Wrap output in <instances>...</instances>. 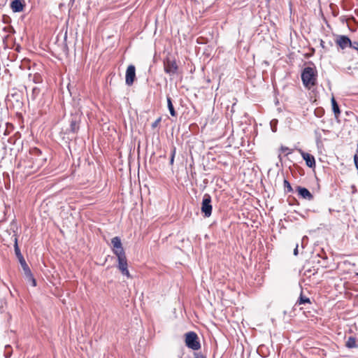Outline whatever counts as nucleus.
Instances as JSON below:
<instances>
[{
	"label": "nucleus",
	"mask_w": 358,
	"mask_h": 358,
	"mask_svg": "<svg viewBox=\"0 0 358 358\" xmlns=\"http://www.w3.org/2000/svg\"><path fill=\"white\" fill-rule=\"evenodd\" d=\"M194 357L195 358H206V356H204L203 355H202L200 352H195Z\"/></svg>",
	"instance_id": "obj_29"
},
{
	"label": "nucleus",
	"mask_w": 358,
	"mask_h": 358,
	"mask_svg": "<svg viewBox=\"0 0 358 358\" xmlns=\"http://www.w3.org/2000/svg\"><path fill=\"white\" fill-rule=\"evenodd\" d=\"M294 255L296 256L298 255V245H296L295 249L294 250Z\"/></svg>",
	"instance_id": "obj_32"
},
{
	"label": "nucleus",
	"mask_w": 358,
	"mask_h": 358,
	"mask_svg": "<svg viewBox=\"0 0 358 358\" xmlns=\"http://www.w3.org/2000/svg\"><path fill=\"white\" fill-rule=\"evenodd\" d=\"M185 345L187 348L198 350L201 348V344L198 335L194 331H189L185 334Z\"/></svg>",
	"instance_id": "obj_5"
},
{
	"label": "nucleus",
	"mask_w": 358,
	"mask_h": 358,
	"mask_svg": "<svg viewBox=\"0 0 358 358\" xmlns=\"http://www.w3.org/2000/svg\"><path fill=\"white\" fill-rule=\"evenodd\" d=\"M212 210L211 196L209 194L206 193L203 196L201 211L205 217H209L212 214Z\"/></svg>",
	"instance_id": "obj_6"
},
{
	"label": "nucleus",
	"mask_w": 358,
	"mask_h": 358,
	"mask_svg": "<svg viewBox=\"0 0 358 358\" xmlns=\"http://www.w3.org/2000/svg\"><path fill=\"white\" fill-rule=\"evenodd\" d=\"M136 79V67L133 64H130L127 70L125 75V83L128 86H131Z\"/></svg>",
	"instance_id": "obj_8"
},
{
	"label": "nucleus",
	"mask_w": 358,
	"mask_h": 358,
	"mask_svg": "<svg viewBox=\"0 0 358 358\" xmlns=\"http://www.w3.org/2000/svg\"><path fill=\"white\" fill-rule=\"evenodd\" d=\"M345 347L352 349V348H357V338L355 336H349L345 342Z\"/></svg>",
	"instance_id": "obj_14"
},
{
	"label": "nucleus",
	"mask_w": 358,
	"mask_h": 358,
	"mask_svg": "<svg viewBox=\"0 0 358 358\" xmlns=\"http://www.w3.org/2000/svg\"><path fill=\"white\" fill-rule=\"evenodd\" d=\"M352 68L350 66L348 67L346 69H345V72L348 73H351L350 71H351Z\"/></svg>",
	"instance_id": "obj_33"
},
{
	"label": "nucleus",
	"mask_w": 358,
	"mask_h": 358,
	"mask_svg": "<svg viewBox=\"0 0 358 358\" xmlns=\"http://www.w3.org/2000/svg\"><path fill=\"white\" fill-rule=\"evenodd\" d=\"M317 72L315 68L307 66L303 69L301 73V80L303 85L310 89L317 84Z\"/></svg>",
	"instance_id": "obj_2"
},
{
	"label": "nucleus",
	"mask_w": 358,
	"mask_h": 358,
	"mask_svg": "<svg viewBox=\"0 0 358 358\" xmlns=\"http://www.w3.org/2000/svg\"><path fill=\"white\" fill-rule=\"evenodd\" d=\"M357 275H358V273H357Z\"/></svg>",
	"instance_id": "obj_36"
},
{
	"label": "nucleus",
	"mask_w": 358,
	"mask_h": 358,
	"mask_svg": "<svg viewBox=\"0 0 358 358\" xmlns=\"http://www.w3.org/2000/svg\"><path fill=\"white\" fill-rule=\"evenodd\" d=\"M354 163L356 169L358 171V155L357 154L354 155Z\"/></svg>",
	"instance_id": "obj_27"
},
{
	"label": "nucleus",
	"mask_w": 358,
	"mask_h": 358,
	"mask_svg": "<svg viewBox=\"0 0 358 358\" xmlns=\"http://www.w3.org/2000/svg\"><path fill=\"white\" fill-rule=\"evenodd\" d=\"M10 6L14 13H20L24 10L25 4L23 0H13Z\"/></svg>",
	"instance_id": "obj_13"
},
{
	"label": "nucleus",
	"mask_w": 358,
	"mask_h": 358,
	"mask_svg": "<svg viewBox=\"0 0 358 358\" xmlns=\"http://www.w3.org/2000/svg\"><path fill=\"white\" fill-rule=\"evenodd\" d=\"M12 355V348L10 345H7L5 346V357L6 358H10Z\"/></svg>",
	"instance_id": "obj_23"
},
{
	"label": "nucleus",
	"mask_w": 358,
	"mask_h": 358,
	"mask_svg": "<svg viewBox=\"0 0 358 358\" xmlns=\"http://www.w3.org/2000/svg\"><path fill=\"white\" fill-rule=\"evenodd\" d=\"M161 121H162V117H159L155 122H153L152 123V125H151L152 128L155 129V128L157 127Z\"/></svg>",
	"instance_id": "obj_26"
},
{
	"label": "nucleus",
	"mask_w": 358,
	"mask_h": 358,
	"mask_svg": "<svg viewBox=\"0 0 358 358\" xmlns=\"http://www.w3.org/2000/svg\"><path fill=\"white\" fill-rule=\"evenodd\" d=\"M41 154V151L37 148H33L30 152L31 156L40 157Z\"/></svg>",
	"instance_id": "obj_25"
},
{
	"label": "nucleus",
	"mask_w": 358,
	"mask_h": 358,
	"mask_svg": "<svg viewBox=\"0 0 358 358\" xmlns=\"http://www.w3.org/2000/svg\"><path fill=\"white\" fill-rule=\"evenodd\" d=\"M331 103L332 110L334 113L335 117L338 118L341 114V110L339 108V106L334 96L331 99Z\"/></svg>",
	"instance_id": "obj_16"
},
{
	"label": "nucleus",
	"mask_w": 358,
	"mask_h": 358,
	"mask_svg": "<svg viewBox=\"0 0 358 358\" xmlns=\"http://www.w3.org/2000/svg\"><path fill=\"white\" fill-rule=\"evenodd\" d=\"M283 185L285 193H289L293 192V188L292 187L291 184L287 179L284 180Z\"/></svg>",
	"instance_id": "obj_21"
},
{
	"label": "nucleus",
	"mask_w": 358,
	"mask_h": 358,
	"mask_svg": "<svg viewBox=\"0 0 358 358\" xmlns=\"http://www.w3.org/2000/svg\"><path fill=\"white\" fill-rule=\"evenodd\" d=\"M280 150H281V151H282V152H287V151H289V152L286 154V155H289V154H290V153H291V152L289 151V149L287 147H285V146H281Z\"/></svg>",
	"instance_id": "obj_28"
},
{
	"label": "nucleus",
	"mask_w": 358,
	"mask_h": 358,
	"mask_svg": "<svg viewBox=\"0 0 358 358\" xmlns=\"http://www.w3.org/2000/svg\"><path fill=\"white\" fill-rule=\"evenodd\" d=\"M111 244L113 246V252L115 255H121L125 252L122 247L121 239L119 236H115L111 239Z\"/></svg>",
	"instance_id": "obj_9"
},
{
	"label": "nucleus",
	"mask_w": 358,
	"mask_h": 358,
	"mask_svg": "<svg viewBox=\"0 0 358 358\" xmlns=\"http://www.w3.org/2000/svg\"><path fill=\"white\" fill-rule=\"evenodd\" d=\"M13 237L14 238L13 241L15 254L22 268L25 279L27 281V282L30 283L33 287H36V280L34 278L29 265L27 264L23 255L21 253L17 242V234L15 231Z\"/></svg>",
	"instance_id": "obj_1"
},
{
	"label": "nucleus",
	"mask_w": 358,
	"mask_h": 358,
	"mask_svg": "<svg viewBox=\"0 0 358 358\" xmlns=\"http://www.w3.org/2000/svg\"><path fill=\"white\" fill-rule=\"evenodd\" d=\"M336 43L343 50L347 47L351 48L353 43L350 38L345 35L338 36L336 38Z\"/></svg>",
	"instance_id": "obj_11"
},
{
	"label": "nucleus",
	"mask_w": 358,
	"mask_h": 358,
	"mask_svg": "<svg viewBox=\"0 0 358 358\" xmlns=\"http://www.w3.org/2000/svg\"><path fill=\"white\" fill-rule=\"evenodd\" d=\"M29 78L34 83H41L43 81L42 76L39 73H35L33 76L29 74Z\"/></svg>",
	"instance_id": "obj_20"
},
{
	"label": "nucleus",
	"mask_w": 358,
	"mask_h": 358,
	"mask_svg": "<svg viewBox=\"0 0 358 358\" xmlns=\"http://www.w3.org/2000/svg\"><path fill=\"white\" fill-rule=\"evenodd\" d=\"M307 303L312 304V302H311L310 298H308L303 294V291L301 290L300 296L296 302V305H305Z\"/></svg>",
	"instance_id": "obj_15"
},
{
	"label": "nucleus",
	"mask_w": 358,
	"mask_h": 358,
	"mask_svg": "<svg viewBox=\"0 0 358 358\" xmlns=\"http://www.w3.org/2000/svg\"><path fill=\"white\" fill-rule=\"evenodd\" d=\"M176 152V148L175 146H173L171 150V157H170V164L173 165L174 162V158Z\"/></svg>",
	"instance_id": "obj_22"
},
{
	"label": "nucleus",
	"mask_w": 358,
	"mask_h": 358,
	"mask_svg": "<svg viewBox=\"0 0 358 358\" xmlns=\"http://www.w3.org/2000/svg\"><path fill=\"white\" fill-rule=\"evenodd\" d=\"M163 64L164 70L166 74H169L170 76L178 75L179 67L174 58L167 57L164 59Z\"/></svg>",
	"instance_id": "obj_4"
},
{
	"label": "nucleus",
	"mask_w": 358,
	"mask_h": 358,
	"mask_svg": "<svg viewBox=\"0 0 358 358\" xmlns=\"http://www.w3.org/2000/svg\"><path fill=\"white\" fill-rule=\"evenodd\" d=\"M3 22L4 23H8L7 19H4Z\"/></svg>",
	"instance_id": "obj_34"
},
{
	"label": "nucleus",
	"mask_w": 358,
	"mask_h": 358,
	"mask_svg": "<svg viewBox=\"0 0 358 358\" xmlns=\"http://www.w3.org/2000/svg\"><path fill=\"white\" fill-rule=\"evenodd\" d=\"M118 261V268L120 270L122 275H126L127 278H130L129 271L128 270L127 259L126 257L125 252H122L121 255H116Z\"/></svg>",
	"instance_id": "obj_7"
},
{
	"label": "nucleus",
	"mask_w": 358,
	"mask_h": 358,
	"mask_svg": "<svg viewBox=\"0 0 358 358\" xmlns=\"http://www.w3.org/2000/svg\"><path fill=\"white\" fill-rule=\"evenodd\" d=\"M296 191L298 195L306 200L312 201L314 199L313 194L306 187L301 186H296Z\"/></svg>",
	"instance_id": "obj_10"
},
{
	"label": "nucleus",
	"mask_w": 358,
	"mask_h": 358,
	"mask_svg": "<svg viewBox=\"0 0 358 358\" xmlns=\"http://www.w3.org/2000/svg\"><path fill=\"white\" fill-rule=\"evenodd\" d=\"M3 22L4 23H8L7 19H4Z\"/></svg>",
	"instance_id": "obj_35"
},
{
	"label": "nucleus",
	"mask_w": 358,
	"mask_h": 358,
	"mask_svg": "<svg viewBox=\"0 0 358 358\" xmlns=\"http://www.w3.org/2000/svg\"><path fill=\"white\" fill-rule=\"evenodd\" d=\"M278 120L273 119L270 122L271 128L273 132L277 131Z\"/></svg>",
	"instance_id": "obj_24"
},
{
	"label": "nucleus",
	"mask_w": 358,
	"mask_h": 358,
	"mask_svg": "<svg viewBox=\"0 0 358 358\" xmlns=\"http://www.w3.org/2000/svg\"><path fill=\"white\" fill-rule=\"evenodd\" d=\"M302 158L306 162V164L309 168H315V159L313 155L304 152L301 149L299 150Z\"/></svg>",
	"instance_id": "obj_12"
},
{
	"label": "nucleus",
	"mask_w": 358,
	"mask_h": 358,
	"mask_svg": "<svg viewBox=\"0 0 358 358\" xmlns=\"http://www.w3.org/2000/svg\"><path fill=\"white\" fill-rule=\"evenodd\" d=\"M82 113L75 109L73 112L71 113L70 117L69 119V128L66 129V134H77L80 129V124L82 120Z\"/></svg>",
	"instance_id": "obj_3"
},
{
	"label": "nucleus",
	"mask_w": 358,
	"mask_h": 358,
	"mask_svg": "<svg viewBox=\"0 0 358 358\" xmlns=\"http://www.w3.org/2000/svg\"><path fill=\"white\" fill-rule=\"evenodd\" d=\"M320 45L323 49H326V47L324 46V41L323 40H320Z\"/></svg>",
	"instance_id": "obj_31"
},
{
	"label": "nucleus",
	"mask_w": 358,
	"mask_h": 358,
	"mask_svg": "<svg viewBox=\"0 0 358 358\" xmlns=\"http://www.w3.org/2000/svg\"><path fill=\"white\" fill-rule=\"evenodd\" d=\"M31 159L33 161V164L31 165V168L35 170L38 169L43 165V162L45 161V159L44 158H36L34 159L33 157H31Z\"/></svg>",
	"instance_id": "obj_18"
},
{
	"label": "nucleus",
	"mask_w": 358,
	"mask_h": 358,
	"mask_svg": "<svg viewBox=\"0 0 358 358\" xmlns=\"http://www.w3.org/2000/svg\"><path fill=\"white\" fill-rule=\"evenodd\" d=\"M41 90L38 87H34L31 90V99L32 101H35L40 95Z\"/></svg>",
	"instance_id": "obj_19"
},
{
	"label": "nucleus",
	"mask_w": 358,
	"mask_h": 358,
	"mask_svg": "<svg viewBox=\"0 0 358 358\" xmlns=\"http://www.w3.org/2000/svg\"><path fill=\"white\" fill-rule=\"evenodd\" d=\"M351 48L358 51V42L354 41Z\"/></svg>",
	"instance_id": "obj_30"
},
{
	"label": "nucleus",
	"mask_w": 358,
	"mask_h": 358,
	"mask_svg": "<svg viewBox=\"0 0 358 358\" xmlns=\"http://www.w3.org/2000/svg\"><path fill=\"white\" fill-rule=\"evenodd\" d=\"M166 101H167V107H168V109L169 110L171 115L172 117H176L178 115V114L173 107L171 98L170 96H167Z\"/></svg>",
	"instance_id": "obj_17"
}]
</instances>
